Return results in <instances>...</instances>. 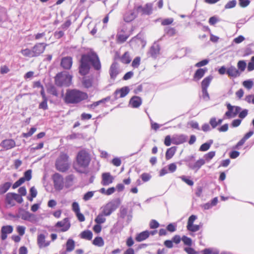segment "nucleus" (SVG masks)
I'll list each match as a JSON object with an SVG mask.
<instances>
[{"instance_id":"nucleus-36","label":"nucleus","mask_w":254,"mask_h":254,"mask_svg":"<svg viewBox=\"0 0 254 254\" xmlns=\"http://www.w3.org/2000/svg\"><path fill=\"white\" fill-rule=\"evenodd\" d=\"M11 184L10 182H6L0 186V194L5 193L11 187Z\"/></svg>"},{"instance_id":"nucleus-25","label":"nucleus","mask_w":254,"mask_h":254,"mask_svg":"<svg viewBox=\"0 0 254 254\" xmlns=\"http://www.w3.org/2000/svg\"><path fill=\"white\" fill-rule=\"evenodd\" d=\"M37 244L40 248H42L49 246L50 241H46L45 235L40 234L37 237Z\"/></svg>"},{"instance_id":"nucleus-4","label":"nucleus","mask_w":254,"mask_h":254,"mask_svg":"<svg viewBox=\"0 0 254 254\" xmlns=\"http://www.w3.org/2000/svg\"><path fill=\"white\" fill-rule=\"evenodd\" d=\"M55 166L57 170L60 172L64 173L67 171L70 166L67 155L64 153L61 154L56 161Z\"/></svg>"},{"instance_id":"nucleus-9","label":"nucleus","mask_w":254,"mask_h":254,"mask_svg":"<svg viewBox=\"0 0 254 254\" xmlns=\"http://www.w3.org/2000/svg\"><path fill=\"white\" fill-rule=\"evenodd\" d=\"M226 106L228 111L225 113L224 116L228 119L235 117L242 110L240 107L232 106L230 103H227Z\"/></svg>"},{"instance_id":"nucleus-49","label":"nucleus","mask_w":254,"mask_h":254,"mask_svg":"<svg viewBox=\"0 0 254 254\" xmlns=\"http://www.w3.org/2000/svg\"><path fill=\"white\" fill-rule=\"evenodd\" d=\"M94 192L93 191H89L85 193L83 197V199L85 201H88L90 200L94 195Z\"/></svg>"},{"instance_id":"nucleus-1","label":"nucleus","mask_w":254,"mask_h":254,"mask_svg":"<svg viewBox=\"0 0 254 254\" xmlns=\"http://www.w3.org/2000/svg\"><path fill=\"white\" fill-rule=\"evenodd\" d=\"M91 65L96 70H99L101 68L99 58L94 52L82 55L79 61V73L81 75L87 74L90 69Z\"/></svg>"},{"instance_id":"nucleus-59","label":"nucleus","mask_w":254,"mask_h":254,"mask_svg":"<svg viewBox=\"0 0 254 254\" xmlns=\"http://www.w3.org/2000/svg\"><path fill=\"white\" fill-rule=\"evenodd\" d=\"M164 143L166 146H169L171 143H173V137L171 138L170 135H167L165 138Z\"/></svg>"},{"instance_id":"nucleus-22","label":"nucleus","mask_w":254,"mask_h":254,"mask_svg":"<svg viewBox=\"0 0 254 254\" xmlns=\"http://www.w3.org/2000/svg\"><path fill=\"white\" fill-rule=\"evenodd\" d=\"M188 136L185 134L175 135L173 136V144L179 145L187 141Z\"/></svg>"},{"instance_id":"nucleus-42","label":"nucleus","mask_w":254,"mask_h":254,"mask_svg":"<svg viewBox=\"0 0 254 254\" xmlns=\"http://www.w3.org/2000/svg\"><path fill=\"white\" fill-rule=\"evenodd\" d=\"M21 53L24 56L28 57H34V54L33 50H31L29 49H25L21 51Z\"/></svg>"},{"instance_id":"nucleus-61","label":"nucleus","mask_w":254,"mask_h":254,"mask_svg":"<svg viewBox=\"0 0 254 254\" xmlns=\"http://www.w3.org/2000/svg\"><path fill=\"white\" fill-rule=\"evenodd\" d=\"M72 209L75 214L80 211V207L77 202H73L72 203Z\"/></svg>"},{"instance_id":"nucleus-21","label":"nucleus","mask_w":254,"mask_h":254,"mask_svg":"<svg viewBox=\"0 0 254 254\" xmlns=\"http://www.w3.org/2000/svg\"><path fill=\"white\" fill-rule=\"evenodd\" d=\"M56 226L57 227H61L62 229L61 231L62 232H65L69 229L70 224L68 219L65 218L63 221L58 222L56 224Z\"/></svg>"},{"instance_id":"nucleus-30","label":"nucleus","mask_w":254,"mask_h":254,"mask_svg":"<svg viewBox=\"0 0 254 254\" xmlns=\"http://www.w3.org/2000/svg\"><path fill=\"white\" fill-rule=\"evenodd\" d=\"M212 79L213 76L211 75L205 77L201 83V89H207Z\"/></svg>"},{"instance_id":"nucleus-35","label":"nucleus","mask_w":254,"mask_h":254,"mask_svg":"<svg viewBox=\"0 0 254 254\" xmlns=\"http://www.w3.org/2000/svg\"><path fill=\"white\" fill-rule=\"evenodd\" d=\"M121 61L125 64L130 63L131 59L129 56V54L128 52H126L123 56L121 57Z\"/></svg>"},{"instance_id":"nucleus-57","label":"nucleus","mask_w":254,"mask_h":254,"mask_svg":"<svg viewBox=\"0 0 254 254\" xmlns=\"http://www.w3.org/2000/svg\"><path fill=\"white\" fill-rule=\"evenodd\" d=\"M197 217L195 215H191L188 220L187 222V226H190L192 224H193L194 222L197 219Z\"/></svg>"},{"instance_id":"nucleus-38","label":"nucleus","mask_w":254,"mask_h":254,"mask_svg":"<svg viewBox=\"0 0 254 254\" xmlns=\"http://www.w3.org/2000/svg\"><path fill=\"white\" fill-rule=\"evenodd\" d=\"M105 215L101 213H99L95 219V222L98 224H101L106 221Z\"/></svg>"},{"instance_id":"nucleus-23","label":"nucleus","mask_w":254,"mask_h":254,"mask_svg":"<svg viewBox=\"0 0 254 254\" xmlns=\"http://www.w3.org/2000/svg\"><path fill=\"white\" fill-rule=\"evenodd\" d=\"M205 163V161L203 159H199L197 161H196L194 163H190L188 164V167L192 170H195V172H196L202 166L204 165Z\"/></svg>"},{"instance_id":"nucleus-17","label":"nucleus","mask_w":254,"mask_h":254,"mask_svg":"<svg viewBox=\"0 0 254 254\" xmlns=\"http://www.w3.org/2000/svg\"><path fill=\"white\" fill-rule=\"evenodd\" d=\"M0 146L5 150H9L15 147V142L12 139H6L1 142Z\"/></svg>"},{"instance_id":"nucleus-29","label":"nucleus","mask_w":254,"mask_h":254,"mask_svg":"<svg viewBox=\"0 0 254 254\" xmlns=\"http://www.w3.org/2000/svg\"><path fill=\"white\" fill-rule=\"evenodd\" d=\"M14 195L13 192H8L5 195V203L10 206H14L15 204L14 202Z\"/></svg>"},{"instance_id":"nucleus-24","label":"nucleus","mask_w":254,"mask_h":254,"mask_svg":"<svg viewBox=\"0 0 254 254\" xmlns=\"http://www.w3.org/2000/svg\"><path fill=\"white\" fill-rule=\"evenodd\" d=\"M109 74L111 79H115L117 75L119 74L118 64L116 62H114L111 64Z\"/></svg>"},{"instance_id":"nucleus-14","label":"nucleus","mask_w":254,"mask_h":254,"mask_svg":"<svg viewBox=\"0 0 254 254\" xmlns=\"http://www.w3.org/2000/svg\"><path fill=\"white\" fill-rule=\"evenodd\" d=\"M47 45V44L44 43H39L35 44L32 48L34 57H38L43 53Z\"/></svg>"},{"instance_id":"nucleus-58","label":"nucleus","mask_w":254,"mask_h":254,"mask_svg":"<svg viewBox=\"0 0 254 254\" xmlns=\"http://www.w3.org/2000/svg\"><path fill=\"white\" fill-rule=\"evenodd\" d=\"M159 223L155 220L152 219L150 221L149 227L151 229H156L159 227Z\"/></svg>"},{"instance_id":"nucleus-10","label":"nucleus","mask_w":254,"mask_h":254,"mask_svg":"<svg viewBox=\"0 0 254 254\" xmlns=\"http://www.w3.org/2000/svg\"><path fill=\"white\" fill-rule=\"evenodd\" d=\"M160 52V46L157 43L154 42L150 48L147 54L148 57H151L153 59H156L159 56Z\"/></svg>"},{"instance_id":"nucleus-18","label":"nucleus","mask_w":254,"mask_h":254,"mask_svg":"<svg viewBox=\"0 0 254 254\" xmlns=\"http://www.w3.org/2000/svg\"><path fill=\"white\" fill-rule=\"evenodd\" d=\"M72 64V59L70 57H65L62 59L61 62V66L65 69H69Z\"/></svg>"},{"instance_id":"nucleus-43","label":"nucleus","mask_w":254,"mask_h":254,"mask_svg":"<svg viewBox=\"0 0 254 254\" xmlns=\"http://www.w3.org/2000/svg\"><path fill=\"white\" fill-rule=\"evenodd\" d=\"M48 98L42 99V101L39 105V109H43V110H46L48 108Z\"/></svg>"},{"instance_id":"nucleus-31","label":"nucleus","mask_w":254,"mask_h":254,"mask_svg":"<svg viewBox=\"0 0 254 254\" xmlns=\"http://www.w3.org/2000/svg\"><path fill=\"white\" fill-rule=\"evenodd\" d=\"M176 150L177 147L176 146H173L168 148L165 154L166 159L168 160L171 159L175 154Z\"/></svg>"},{"instance_id":"nucleus-5","label":"nucleus","mask_w":254,"mask_h":254,"mask_svg":"<svg viewBox=\"0 0 254 254\" xmlns=\"http://www.w3.org/2000/svg\"><path fill=\"white\" fill-rule=\"evenodd\" d=\"M55 83L58 86H69L71 82L72 76L63 72L58 73L55 76Z\"/></svg>"},{"instance_id":"nucleus-52","label":"nucleus","mask_w":254,"mask_h":254,"mask_svg":"<svg viewBox=\"0 0 254 254\" xmlns=\"http://www.w3.org/2000/svg\"><path fill=\"white\" fill-rule=\"evenodd\" d=\"M215 155V151H210L204 155V158L207 161H209L214 157Z\"/></svg>"},{"instance_id":"nucleus-32","label":"nucleus","mask_w":254,"mask_h":254,"mask_svg":"<svg viewBox=\"0 0 254 254\" xmlns=\"http://www.w3.org/2000/svg\"><path fill=\"white\" fill-rule=\"evenodd\" d=\"M75 248V242L72 239H68L66 243V251L70 252Z\"/></svg>"},{"instance_id":"nucleus-41","label":"nucleus","mask_w":254,"mask_h":254,"mask_svg":"<svg viewBox=\"0 0 254 254\" xmlns=\"http://www.w3.org/2000/svg\"><path fill=\"white\" fill-rule=\"evenodd\" d=\"M200 228V225L192 224L190 226H187V230L191 232H196Z\"/></svg>"},{"instance_id":"nucleus-44","label":"nucleus","mask_w":254,"mask_h":254,"mask_svg":"<svg viewBox=\"0 0 254 254\" xmlns=\"http://www.w3.org/2000/svg\"><path fill=\"white\" fill-rule=\"evenodd\" d=\"M82 85L85 88H89L92 86V80L89 78H84Z\"/></svg>"},{"instance_id":"nucleus-28","label":"nucleus","mask_w":254,"mask_h":254,"mask_svg":"<svg viewBox=\"0 0 254 254\" xmlns=\"http://www.w3.org/2000/svg\"><path fill=\"white\" fill-rule=\"evenodd\" d=\"M149 231L148 230H145L137 234L135 239L137 242H140L147 239L149 237Z\"/></svg>"},{"instance_id":"nucleus-33","label":"nucleus","mask_w":254,"mask_h":254,"mask_svg":"<svg viewBox=\"0 0 254 254\" xmlns=\"http://www.w3.org/2000/svg\"><path fill=\"white\" fill-rule=\"evenodd\" d=\"M80 236L82 239L90 240L92 238L93 234L90 230H85L81 233Z\"/></svg>"},{"instance_id":"nucleus-6","label":"nucleus","mask_w":254,"mask_h":254,"mask_svg":"<svg viewBox=\"0 0 254 254\" xmlns=\"http://www.w3.org/2000/svg\"><path fill=\"white\" fill-rule=\"evenodd\" d=\"M120 204L119 199H114L102 207V212L106 216H110L118 207Z\"/></svg>"},{"instance_id":"nucleus-20","label":"nucleus","mask_w":254,"mask_h":254,"mask_svg":"<svg viewBox=\"0 0 254 254\" xmlns=\"http://www.w3.org/2000/svg\"><path fill=\"white\" fill-rule=\"evenodd\" d=\"M207 68L206 67L204 68H199L197 69L194 72L193 76V80L194 81H198L200 79H201L205 74V73L207 71Z\"/></svg>"},{"instance_id":"nucleus-54","label":"nucleus","mask_w":254,"mask_h":254,"mask_svg":"<svg viewBox=\"0 0 254 254\" xmlns=\"http://www.w3.org/2000/svg\"><path fill=\"white\" fill-rule=\"evenodd\" d=\"M177 228V225L175 223H170L167 227L166 229L170 232H174L176 231Z\"/></svg>"},{"instance_id":"nucleus-55","label":"nucleus","mask_w":254,"mask_h":254,"mask_svg":"<svg viewBox=\"0 0 254 254\" xmlns=\"http://www.w3.org/2000/svg\"><path fill=\"white\" fill-rule=\"evenodd\" d=\"M202 90V97L206 101L209 100L210 97L207 92V89H201Z\"/></svg>"},{"instance_id":"nucleus-26","label":"nucleus","mask_w":254,"mask_h":254,"mask_svg":"<svg viewBox=\"0 0 254 254\" xmlns=\"http://www.w3.org/2000/svg\"><path fill=\"white\" fill-rule=\"evenodd\" d=\"M227 74L229 77L236 78L240 75V72L236 67L231 65L227 68Z\"/></svg>"},{"instance_id":"nucleus-34","label":"nucleus","mask_w":254,"mask_h":254,"mask_svg":"<svg viewBox=\"0 0 254 254\" xmlns=\"http://www.w3.org/2000/svg\"><path fill=\"white\" fill-rule=\"evenodd\" d=\"M213 141L212 139L209 140L207 142L203 143L199 147V150L200 151H206L208 150L211 145L213 144Z\"/></svg>"},{"instance_id":"nucleus-48","label":"nucleus","mask_w":254,"mask_h":254,"mask_svg":"<svg viewBox=\"0 0 254 254\" xmlns=\"http://www.w3.org/2000/svg\"><path fill=\"white\" fill-rule=\"evenodd\" d=\"M253 81L251 79L245 80L243 82V86L248 89H251L253 86Z\"/></svg>"},{"instance_id":"nucleus-13","label":"nucleus","mask_w":254,"mask_h":254,"mask_svg":"<svg viewBox=\"0 0 254 254\" xmlns=\"http://www.w3.org/2000/svg\"><path fill=\"white\" fill-rule=\"evenodd\" d=\"M17 217H20L23 220L32 221V220L35 218V215L30 213L28 211H25L23 209H20Z\"/></svg>"},{"instance_id":"nucleus-47","label":"nucleus","mask_w":254,"mask_h":254,"mask_svg":"<svg viewBox=\"0 0 254 254\" xmlns=\"http://www.w3.org/2000/svg\"><path fill=\"white\" fill-rule=\"evenodd\" d=\"M182 241L183 242L184 244L185 245L188 246H191L192 245V240L191 239L186 236H183L182 237Z\"/></svg>"},{"instance_id":"nucleus-64","label":"nucleus","mask_w":254,"mask_h":254,"mask_svg":"<svg viewBox=\"0 0 254 254\" xmlns=\"http://www.w3.org/2000/svg\"><path fill=\"white\" fill-rule=\"evenodd\" d=\"M219 21H220L219 19H218L216 16H212L209 19V23L211 25H215Z\"/></svg>"},{"instance_id":"nucleus-56","label":"nucleus","mask_w":254,"mask_h":254,"mask_svg":"<svg viewBox=\"0 0 254 254\" xmlns=\"http://www.w3.org/2000/svg\"><path fill=\"white\" fill-rule=\"evenodd\" d=\"M24 180L23 178H20L17 181H16L12 185V189H15L20 186H21L23 183H24Z\"/></svg>"},{"instance_id":"nucleus-60","label":"nucleus","mask_w":254,"mask_h":254,"mask_svg":"<svg viewBox=\"0 0 254 254\" xmlns=\"http://www.w3.org/2000/svg\"><path fill=\"white\" fill-rule=\"evenodd\" d=\"M140 58L139 57H136L133 60L131 65L134 68L138 67V66H139V65L140 64Z\"/></svg>"},{"instance_id":"nucleus-7","label":"nucleus","mask_w":254,"mask_h":254,"mask_svg":"<svg viewBox=\"0 0 254 254\" xmlns=\"http://www.w3.org/2000/svg\"><path fill=\"white\" fill-rule=\"evenodd\" d=\"M132 211L128 210V208L122 206L118 213V222H120L121 219H126L127 224L130 222L132 220Z\"/></svg>"},{"instance_id":"nucleus-3","label":"nucleus","mask_w":254,"mask_h":254,"mask_svg":"<svg viewBox=\"0 0 254 254\" xmlns=\"http://www.w3.org/2000/svg\"><path fill=\"white\" fill-rule=\"evenodd\" d=\"M89 154L85 150L79 151L76 155V163L74 164V168L79 173H83L79 168H87L90 162Z\"/></svg>"},{"instance_id":"nucleus-63","label":"nucleus","mask_w":254,"mask_h":254,"mask_svg":"<svg viewBox=\"0 0 254 254\" xmlns=\"http://www.w3.org/2000/svg\"><path fill=\"white\" fill-rule=\"evenodd\" d=\"M209 124L212 128H215L218 126L217 119L215 117L211 118L209 121Z\"/></svg>"},{"instance_id":"nucleus-62","label":"nucleus","mask_w":254,"mask_h":254,"mask_svg":"<svg viewBox=\"0 0 254 254\" xmlns=\"http://www.w3.org/2000/svg\"><path fill=\"white\" fill-rule=\"evenodd\" d=\"M26 228L23 226H18L16 227V230L19 235L21 236H23L25 232Z\"/></svg>"},{"instance_id":"nucleus-19","label":"nucleus","mask_w":254,"mask_h":254,"mask_svg":"<svg viewBox=\"0 0 254 254\" xmlns=\"http://www.w3.org/2000/svg\"><path fill=\"white\" fill-rule=\"evenodd\" d=\"M136 8L127 12L124 16V19L127 22L133 20L137 16Z\"/></svg>"},{"instance_id":"nucleus-8","label":"nucleus","mask_w":254,"mask_h":254,"mask_svg":"<svg viewBox=\"0 0 254 254\" xmlns=\"http://www.w3.org/2000/svg\"><path fill=\"white\" fill-rule=\"evenodd\" d=\"M54 188L57 190H61L64 187V178L58 173H55L52 176Z\"/></svg>"},{"instance_id":"nucleus-27","label":"nucleus","mask_w":254,"mask_h":254,"mask_svg":"<svg viewBox=\"0 0 254 254\" xmlns=\"http://www.w3.org/2000/svg\"><path fill=\"white\" fill-rule=\"evenodd\" d=\"M129 103L132 108H137L141 105L142 99L139 96H133L130 98Z\"/></svg>"},{"instance_id":"nucleus-39","label":"nucleus","mask_w":254,"mask_h":254,"mask_svg":"<svg viewBox=\"0 0 254 254\" xmlns=\"http://www.w3.org/2000/svg\"><path fill=\"white\" fill-rule=\"evenodd\" d=\"M93 244L98 247H102L104 244L103 239L101 237H96L93 241Z\"/></svg>"},{"instance_id":"nucleus-51","label":"nucleus","mask_w":254,"mask_h":254,"mask_svg":"<svg viewBox=\"0 0 254 254\" xmlns=\"http://www.w3.org/2000/svg\"><path fill=\"white\" fill-rule=\"evenodd\" d=\"M180 179H181V180L184 181V182H185L187 184H188V185L190 186H192L194 184V183L193 182L190 180V179L188 178L186 176H180L179 177Z\"/></svg>"},{"instance_id":"nucleus-50","label":"nucleus","mask_w":254,"mask_h":254,"mask_svg":"<svg viewBox=\"0 0 254 254\" xmlns=\"http://www.w3.org/2000/svg\"><path fill=\"white\" fill-rule=\"evenodd\" d=\"M209 62V60L208 59H204V60L197 63L196 64H195V66L197 67H200L203 66L207 64H208Z\"/></svg>"},{"instance_id":"nucleus-11","label":"nucleus","mask_w":254,"mask_h":254,"mask_svg":"<svg viewBox=\"0 0 254 254\" xmlns=\"http://www.w3.org/2000/svg\"><path fill=\"white\" fill-rule=\"evenodd\" d=\"M129 90V88L128 86H124L121 88L117 89L113 94V101L117 100L119 98L125 97L128 94Z\"/></svg>"},{"instance_id":"nucleus-15","label":"nucleus","mask_w":254,"mask_h":254,"mask_svg":"<svg viewBox=\"0 0 254 254\" xmlns=\"http://www.w3.org/2000/svg\"><path fill=\"white\" fill-rule=\"evenodd\" d=\"M114 178L109 172L104 173L102 175L101 184L103 186H107L113 182Z\"/></svg>"},{"instance_id":"nucleus-12","label":"nucleus","mask_w":254,"mask_h":254,"mask_svg":"<svg viewBox=\"0 0 254 254\" xmlns=\"http://www.w3.org/2000/svg\"><path fill=\"white\" fill-rule=\"evenodd\" d=\"M136 11L137 13H141V15H150L152 13V4L148 3L144 6H138L136 7Z\"/></svg>"},{"instance_id":"nucleus-2","label":"nucleus","mask_w":254,"mask_h":254,"mask_svg":"<svg viewBox=\"0 0 254 254\" xmlns=\"http://www.w3.org/2000/svg\"><path fill=\"white\" fill-rule=\"evenodd\" d=\"M86 93L77 89L67 90L64 97V101L67 104H76L87 98Z\"/></svg>"},{"instance_id":"nucleus-46","label":"nucleus","mask_w":254,"mask_h":254,"mask_svg":"<svg viewBox=\"0 0 254 254\" xmlns=\"http://www.w3.org/2000/svg\"><path fill=\"white\" fill-rule=\"evenodd\" d=\"M164 30L165 33L169 35V36H174L176 33V30L174 28L172 27H166Z\"/></svg>"},{"instance_id":"nucleus-53","label":"nucleus","mask_w":254,"mask_h":254,"mask_svg":"<svg viewBox=\"0 0 254 254\" xmlns=\"http://www.w3.org/2000/svg\"><path fill=\"white\" fill-rule=\"evenodd\" d=\"M237 3L236 0H232L228 2L225 5V9H229L234 7Z\"/></svg>"},{"instance_id":"nucleus-37","label":"nucleus","mask_w":254,"mask_h":254,"mask_svg":"<svg viewBox=\"0 0 254 254\" xmlns=\"http://www.w3.org/2000/svg\"><path fill=\"white\" fill-rule=\"evenodd\" d=\"M237 69L239 70L241 74L242 72L244 71L247 67V63L246 61L244 60L239 61L237 63Z\"/></svg>"},{"instance_id":"nucleus-45","label":"nucleus","mask_w":254,"mask_h":254,"mask_svg":"<svg viewBox=\"0 0 254 254\" xmlns=\"http://www.w3.org/2000/svg\"><path fill=\"white\" fill-rule=\"evenodd\" d=\"M32 178V171L31 170H28L26 171L24 173V176L22 177L24 180V181H29Z\"/></svg>"},{"instance_id":"nucleus-16","label":"nucleus","mask_w":254,"mask_h":254,"mask_svg":"<svg viewBox=\"0 0 254 254\" xmlns=\"http://www.w3.org/2000/svg\"><path fill=\"white\" fill-rule=\"evenodd\" d=\"M13 230V228L11 225H5L1 228V239L2 240H5L7 235L11 234Z\"/></svg>"},{"instance_id":"nucleus-40","label":"nucleus","mask_w":254,"mask_h":254,"mask_svg":"<svg viewBox=\"0 0 254 254\" xmlns=\"http://www.w3.org/2000/svg\"><path fill=\"white\" fill-rule=\"evenodd\" d=\"M74 179V176L72 174L69 175L65 177V186L66 188H69L72 185V183Z\"/></svg>"}]
</instances>
